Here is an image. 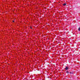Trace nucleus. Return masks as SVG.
<instances>
[{
  "label": "nucleus",
  "instance_id": "1",
  "mask_svg": "<svg viewBox=\"0 0 80 80\" xmlns=\"http://www.w3.org/2000/svg\"><path fill=\"white\" fill-rule=\"evenodd\" d=\"M65 69L66 70H68V67H66L65 68Z\"/></svg>",
  "mask_w": 80,
  "mask_h": 80
},
{
  "label": "nucleus",
  "instance_id": "2",
  "mask_svg": "<svg viewBox=\"0 0 80 80\" xmlns=\"http://www.w3.org/2000/svg\"><path fill=\"white\" fill-rule=\"evenodd\" d=\"M66 5H67V4L66 3H65L63 4V5L64 6H65Z\"/></svg>",
  "mask_w": 80,
  "mask_h": 80
},
{
  "label": "nucleus",
  "instance_id": "3",
  "mask_svg": "<svg viewBox=\"0 0 80 80\" xmlns=\"http://www.w3.org/2000/svg\"><path fill=\"white\" fill-rule=\"evenodd\" d=\"M66 73H69L70 72H69L68 71H67L66 72Z\"/></svg>",
  "mask_w": 80,
  "mask_h": 80
},
{
  "label": "nucleus",
  "instance_id": "4",
  "mask_svg": "<svg viewBox=\"0 0 80 80\" xmlns=\"http://www.w3.org/2000/svg\"><path fill=\"white\" fill-rule=\"evenodd\" d=\"M70 74H73V72H70Z\"/></svg>",
  "mask_w": 80,
  "mask_h": 80
},
{
  "label": "nucleus",
  "instance_id": "5",
  "mask_svg": "<svg viewBox=\"0 0 80 80\" xmlns=\"http://www.w3.org/2000/svg\"><path fill=\"white\" fill-rule=\"evenodd\" d=\"M30 28H31V29H32V26H31L30 27Z\"/></svg>",
  "mask_w": 80,
  "mask_h": 80
},
{
  "label": "nucleus",
  "instance_id": "6",
  "mask_svg": "<svg viewBox=\"0 0 80 80\" xmlns=\"http://www.w3.org/2000/svg\"><path fill=\"white\" fill-rule=\"evenodd\" d=\"M12 22H14V20H13V21H12Z\"/></svg>",
  "mask_w": 80,
  "mask_h": 80
}]
</instances>
